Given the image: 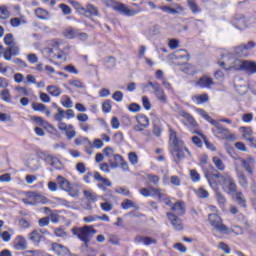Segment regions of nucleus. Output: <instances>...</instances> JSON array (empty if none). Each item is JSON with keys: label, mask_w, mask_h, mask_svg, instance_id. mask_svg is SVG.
Listing matches in <instances>:
<instances>
[{"label": "nucleus", "mask_w": 256, "mask_h": 256, "mask_svg": "<svg viewBox=\"0 0 256 256\" xmlns=\"http://www.w3.org/2000/svg\"><path fill=\"white\" fill-rule=\"evenodd\" d=\"M210 187L217 191V184L213 181V177L218 179V183L221 185L223 191L228 195H235L237 193V184H235V180L231 177L229 173H217L213 176L206 174L205 175Z\"/></svg>", "instance_id": "nucleus-1"}, {"label": "nucleus", "mask_w": 256, "mask_h": 256, "mask_svg": "<svg viewBox=\"0 0 256 256\" xmlns=\"http://www.w3.org/2000/svg\"><path fill=\"white\" fill-rule=\"evenodd\" d=\"M61 45H63V41L61 40H50L49 47L43 49L44 55H46V57H49L51 61H67L71 46L66 45L61 49Z\"/></svg>", "instance_id": "nucleus-2"}, {"label": "nucleus", "mask_w": 256, "mask_h": 256, "mask_svg": "<svg viewBox=\"0 0 256 256\" xmlns=\"http://www.w3.org/2000/svg\"><path fill=\"white\" fill-rule=\"evenodd\" d=\"M170 151L176 163L184 159L186 153L189 154V149L185 147L183 141L177 139V133L175 132H171L170 134Z\"/></svg>", "instance_id": "nucleus-3"}, {"label": "nucleus", "mask_w": 256, "mask_h": 256, "mask_svg": "<svg viewBox=\"0 0 256 256\" xmlns=\"http://www.w3.org/2000/svg\"><path fill=\"white\" fill-rule=\"evenodd\" d=\"M244 61L237 58L233 53H227L223 56V61L219 62V65L224 67L225 71H242Z\"/></svg>", "instance_id": "nucleus-4"}, {"label": "nucleus", "mask_w": 256, "mask_h": 256, "mask_svg": "<svg viewBox=\"0 0 256 256\" xmlns=\"http://www.w3.org/2000/svg\"><path fill=\"white\" fill-rule=\"evenodd\" d=\"M73 234L80 239L87 247L91 243L94 235H97V229H94L93 226L85 225L80 228L73 229Z\"/></svg>", "instance_id": "nucleus-5"}, {"label": "nucleus", "mask_w": 256, "mask_h": 256, "mask_svg": "<svg viewBox=\"0 0 256 256\" xmlns=\"http://www.w3.org/2000/svg\"><path fill=\"white\" fill-rule=\"evenodd\" d=\"M104 3L106 7H111V9H114V11H118L119 13H122V15H126L127 17H133L134 15H139V13H141V9H129L127 5L115 2L113 0H105Z\"/></svg>", "instance_id": "nucleus-6"}, {"label": "nucleus", "mask_w": 256, "mask_h": 256, "mask_svg": "<svg viewBox=\"0 0 256 256\" xmlns=\"http://www.w3.org/2000/svg\"><path fill=\"white\" fill-rule=\"evenodd\" d=\"M211 125H213L212 133L216 139L235 141V134H232L229 129L224 128L219 122L214 120Z\"/></svg>", "instance_id": "nucleus-7"}, {"label": "nucleus", "mask_w": 256, "mask_h": 256, "mask_svg": "<svg viewBox=\"0 0 256 256\" xmlns=\"http://www.w3.org/2000/svg\"><path fill=\"white\" fill-rule=\"evenodd\" d=\"M208 221L210 225H212V227L218 231V233H223V235H229V233L233 231L231 230V228H228L227 226H225V224H223V219H221L217 214H210L208 216Z\"/></svg>", "instance_id": "nucleus-8"}, {"label": "nucleus", "mask_w": 256, "mask_h": 256, "mask_svg": "<svg viewBox=\"0 0 256 256\" xmlns=\"http://www.w3.org/2000/svg\"><path fill=\"white\" fill-rule=\"evenodd\" d=\"M178 115H180V117H183L181 122L185 127L188 128L189 131L197 127V121H195V118H193L191 114L185 112L184 110H179Z\"/></svg>", "instance_id": "nucleus-9"}, {"label": "nucleus", "mask_w": 256, "mask_h": 256, "mask_svg": "<svg viewBox=\"0 0 256 256\" xmlns=\"http://www.w3.org/2000/svg\"><path fill=\"white\" fill-rule=\"evenodd\" d=\"M135 119L137 125L134 126V131H137L138 133H143V131H145V129L150 125L149 117L145 114H138Z\"/></svg>", "instance_id": "nucleus-10"}, {"label": "nucleus", "mask_w": 256, "mask_h": 256, "mask_svg": "<svg viewBox=\"0 0 256 256\" xmlns=\"http://www.w3.org/2000/svg\"><path fill=\"white\" fill-rule=\"evenodd\" d=\"M20 54L21 52H20L19 44H12L11 46L4 48L2 57L5 61H11L13 57H17Z\"/></svg>", "instance_id": "nucleus-11"}, {"label": "nucleus", "mask_w": 256, "mask_h": 256, "mask_svg": "<svg viewBox=\"0 0 256 256\" xmlns=\"http://www.w3.org/2000/svg\"><path fill=\"white\" fill-rule=\"evenodd\" d=\"M150 87H152L154 91V95L156 98L160 101V103H163V105H166L167 103V94H165V91L163 88H161V85L159 83L155 82H149Z\"/></svg>", "instance_id": "nucleus-12"}, {"label": "nucleus", "mask_w": 256, "mask_h": 256, "mask_svg": "<svg viewBox=\"0 0 256 256\" xmlns=\"http://www.w3.org/2000/svg\"><path fill=\"white\" fill-rule=\"evenodd\" d=\"M238 161L241 163L243 169L248 173V175H253L255 171V158L249 156L247 158H238Z\"/></svg>", "instance_id": "nucleus-13"}, {"label": "nucleus", "mask_w": 256, "mask_h": 256, "mask_svg": "<svg viewBox=\"0 0 256 256\" xmlns=\"http://www.w3.org/2000/svg\"><path fill=\"white\" fill-rule=\"evenodd\" d=\"M166 215L175 231H183V221L179 216L175 215L173 212H168Z\"/></svg>", "instance_id": "nucleus-14"}, {"label": "nucleus", "mask_w": 256, "mask_h": 256, "mask_svg": "<svg viewBox=\"0 0 256 256\" xmlns=\"http://www.w3.org/2000/svg\"><path fill=\"white\" fill-rule=\"evenodd\" d=\"M215 85L213 78L209 77L208 75L202 76L196 83V87H200V89H211Z\"/></svg>", "instance_id": "nucleus-15"}, {"label": "nucleus", "mask_w": 256, "mask_h": 256, "mask_svg": "<svg viewBox=\"0 0 256 256\" xmlns=\"http://www.w3.org/2000/svg\"><path fill=\"white\" fill-rule=\"evenodd\" d=\"M52 251H54L55 255L58 256H71V251L69 248L59 243H52Z\"/></svg>", "instance_id": "nucleus-16"}, {"label": "nucleus", "mask_w": 256, "mask_h": 256, "mask_svg": "<svg viewBox=\"0 0 256 256\" xmlns=\"http://www.w3.org/2000/svg\"><path fill=\"white\" fill-rule=\"evenodd\" d=\"M234 165H235V172L237 173L239 184L244 189H247V187H249V181L247 180V176H245V173L239 169V166H237V162H235Z\"/></svg>", "instance_id": "nucleus-17"}, {"label": "nucleus", "mask_w": 256, "mask_h": 256, "mask_svg": "<svg viewBox=\"0 0 256 256\" xmlns=\"http://www.w3.org/2000/svg\"><path fill=\"white\" fill-rule=\"evenodd\" d=\"M14 249L16 251H25L27 249V240L23 236H17L14 240Z\"/></svg>", "instance_id": "nucleus-18"}, {"label": "nucleus", "mask_w": 256, "mask_h": 256, "mask_svg": "<svg viewBox=\"0 0 256 256\" xmlns=\"http://www.w3.org/2000/svg\"><path fill=\"white\" fill-rule=\"evenodd\" d=\"M175 7L176 8L162 6L159 9H161V11H163L164 13H169L170 15H179V13H183L184 9L183 6H181V4H176Z\"/></svg>", "instance_id": "nucleus-19"}, {"label": "nucleus", "mask_w": 256, "mask_h": 256, "mask_svg": "<svg viewBox=\"0 0 256 256\" xmlns=\"http://www.w3.org/2000/svg\"><path fill=\"white\" fill-rule=\"evenodd\" d=\"M242 71H245L248 75H255L256 63L254 61L244 60Z\"/></svg>", "instance_id": "nucleus-20"}, {"label": "nucleus", "mask_w": 256, "mask_h": 256, "mask_svg": "<svg viewBox=\"0 0 256 256\" xmlns=\"http://www.w3.org/2000/svg\"><path fill=\"white\" fill-rule=\"evenodd\" d=\"M171 211H173L178 217L185 215V202L178 201L172 205Z\"/></svg>", "instance_id": "nucleus-21"}, {"label": "nucleus", "mask_w": 256, "mask_h": 256, "mask_svg": "<svg viewBox=\"0 0 256 256\" xmlns=\"http://www.w3.org/2000/svg\"><path fill=\"white\" fill-rule=\"evenodd\" d=\"M40 157H42V159H44V161H46V163H49V165H51L52 167H57V165H61V162L55 156L41 152Z\"/></svg>", "instance_id": "nucleus-22"}, {"label": "nucleus", "mask_w": 256, "mask_h": 256, "mask_svg": "<svg viewBox=\"0 0 256 256\" xmlns=\"http://www.w3.org/2000/svg\"><path fill=\"white\" fill-rule=\"evenodd\" d=\"M35 15L42 21H49V19H51V13L43 8H37L35 10Z\"/></svg>", "instance_id": "nucleus-23"}, {"label": "nucleus", "mask_w": 256, "mask_h": 256, "mask_svg": "<svg viewBox=\"0 0 256 256\" xmlns=\"http://www.w3.org/2000/svg\"><path fill=\"white\" fill-rule=\"evenodd\" d=\"M166 196L167 194L165 193V190L151 187L150 197H154V199H159V201H161V199H164Z\"/></svg>", "instance_id": "nucleus-24"}, {"label": "nucleus", "mask_w": 256, "mask_h": 256, "mask_svg": "<svg viewBox=\"0 0 256 256\" xmlns=\"http://www.w3.org/2000/svg\"><path fill=\"white\" fill-rule=\"evenodd\" d=\"M229 53H232L235 57H249V53H246L243 44L234 47Z\"/></svg>", "instance_id": "nucleus-25"}, {"label": "nucleus", "mask_w": 256, "mask_h": 256, "mask_svg": "<svg viewBox=\"0 0 256 256\" xmlns=\"http://www.w3.org/2000/svg\"><path fill=\"white\" fill-rule=\"evenodd\" d=\"M135 241L137 243H143V245H153L157 243V240L147 236H137Z\"/></svg>", "instance_id": "nucleus-26"}, {"label": "nucleus", "mask_w": 256, "mask_h": 256, "mask_svg": "<svg viewBox=\"0 0 256 256\" xmlns=\"http://www.w3.org/2000/svg\"><path fill=\"white\" fill-rule=\"evenodd\" d=\"M56 179H57V183H58L60 189H62V191H66L69 189V186L71 185V182H69V180H67L63 176H57Z\"/></svg>", "instance_id": "nucleus-27"}, {"label": "nucleus", "mask_w": 256, "mask_h": 256, "mask_svg": "<svg viewBox=\"0 0 256 256\" xmlns=\"http://www.w3.org/2000/svg\"><path fill=\"white\" fill-rule=\"evenodd\" d=\"M234 24L237 29H247V27H249V25H247V20L243 16L236 17Z\"/></svg>", "instance_id": "nucleus-28"}, {"label": "nucleus", "mask_w": 256, "mask_h": 256, "mask_svg": "<svg viewBox=\"0 0 256 256\" xmlns=\"http://www.w3.org/2000/svg\"><path fill=\"white\" fill-rule=\"evenodd\" d=\"M172 57H175V59H183L184 63H187L189 61V53L186 52V50H179L175 52Z\"/></svg>", "instance_id": "nucleus-29"}, {"label": "nucleus", "mask_w": 256, "mask_h": 256, "mask_svg": "<svg viewBox=\"0 0 256 256\" xmlns=\"http://www.w3.org/2000/svg\"><path fill=\"white\" fill-rule=\"evenodd\" d=\"M192 101L196 103V105L207 103V101H209V95L207 94L195 95L192 97Z\"/></svg>", "instance_id": "nucleus-30"}, {"label": "nucleus", "mask_w": 256, "mask_h": 256, "mask_svg": "<svg viewBox=\"0 0 256 256\" xmlns=\"http://www.w3.org/2000/svg\"><path fill=\"white\" fill-rule=\"evenodd\" d=\"M83 195H84V197L88 200V201H90V202H92V203H95L96 201H97V194L95 193V192H93L92 190H84L83 191Z\"/></svg>", "instance_id": "nucleus-31"}, {"label": "nucleus", "mask_w": 256, "mask_h": 256, "mask_svg": "<svg viewBox=\"0 0 256 256\" xmlns=\"http://www.w3.org/2000/svg\"><path fill=\"white\" fill-rule=\"evenodd\" d=\"M187 5L190 11H192V13L194 14L201 13V8L199 7V5H197V2L195 0L187 1Z\"/></svg>", "instance_id": "nucleus-32"}, {"label": "nucleus", "mask_w": 256, "mask_h": 256, "mask_svg": "<svg viewBox=\"0 0 256 256\" xmlns=\"http://www.w3.org/2000/svg\"><path fill=\"white\" fill-rule=\"evenodd\" d=\"M78 33L79 31L70 27L64 30V37H66L67 39H76Z\"/></svg>", "instance_id": "nucleus-33"}, {"label": "nucleus", "mask_w": 256, "mask_h": 256, "mask_svg": "<svg viewBox=\"0 0 256 256\" xmlns=\"http://www.w3.org/2000/svg\"><path fill=\"white\" fill-rule=\"evenodd\" d=\"M212 161H213L216 169H218V171H225V163H223V160H221V158L214 156L212 158Z\"/></svg>", "instance_id": "nucleus-34"}, {"label": "nucleus", "mask_w": 256, "mask_h": 256, "mask_svg": "<svg viewBox=\"0 0 256 256\" xmlns=\"http://www.w3.org/2000/svg\"><path fill=\"white\" fill-rule=\"evenodd\" d=\"M234 195L236 196V201H237L238 205H240V207H247V200H245L243 193L237 192V190H236Z\"/></svg>", "instance_id": "nucleus-35"}, {"label": "nucleus", "mask_w": 256, "mask_h": 256, "mask_svg": "<svg viewBox=\"0 0 256 256\" xmlns=\"http://www.w3.org/2000/svg\"><path fill=\"white\" fill-rule=\"evenodd\" d=\"M29 239L32 243H40L41 242V233L39 231L34 230L29 234Z\"/></svg>", "instance_id": "nucleus-36"}, {"label": "nucleus", "mask_w": 256, "mask_h": 256, "mask_svg": "<svg viewBox=\"0 0 256 256\" xmlns=\"http://www.w3.org/2000/svg\"><path fill=\"white\" fill-rule=\"evenodd\" d=\"M66 193H68L70 197H79V188H77L76 185L71 184L66 190Z\"/></svg>", "instance_id": "nucleus-37"}, {"label": "nucleus", "mask_w": 256, "mask_h": 256, "mask_svg": "<svg viewBox=\"0 0 256 256\" xmlns=\"http://www.w3.org/2000/svg\"><path fill=\"white\" fill-rule=\"evenodd\" d=\"M242 137L246 139V141H250L253 139V130L251 128H242Z\"/></svg>", "instance_id": "nucleus-38"}, {"label": "nucleus", "mask_w": 256, "mask_h": 256, "mask_svg": "<svg viewBox=\"0 0 256 256\" xmlns=\"http://www.w3.org/2000/svg\"><path fill=\"white\" fill-rule=\"evenodd\" d=\"M0 97L5 103H11V93L9 92V89H3L0 92Z\"/></svg>", "instance_id": "nucleus-39"}, {"label": "nucleus", "mask_w": 256, "mask_h": 256, "mask_svg": "<svg viewBox=\"0 0 256 256\" xmlns=\"http://www.w3.org/2000/svg\"><path fill=\"white\" fill-rule=\"evenodd\" d=\"M18 97H29V89L26 87L18 86L15 88Z\"/></svg>", "instance_id": "nucleus-40"}, {"label": "nucleus", "mask_w": 256, "mask_h": 256, "mask_svg": "<svg viewBox=\"0 0 256 256\" xmlns=\"http://www.w3.org/2000/svg\"><path fill=\"white\" fill-rule=\"evenodd\" d=\"M32 197L34 198L36 205L37 203H41L42 205H47V203H49V199L41 195H37L36 193H32Z\"/></svg>", "instance_id": "nucleus-41"}, {"label": "nucleus", "mask_w": 256, "mask_h": 256, "mask_svg": "<svg viewBox=\"0 0 256 256\" xmlns=\"http://www.w3.org/2000/svg\"><path fill=\"white\" fill-rule=\"evenodd\" d=\"M168 47L172 50L179 49V47H181V41H179V39H175V38L169 39Z\"/></svg>", "instance_id": "nucleus-42"}, {"label": "nucleus", "mask_w": 256, "mask_h": 256, "mask_svg": "<svg viewBox=\"0 0 256 256\" xmlns=\"http://www.w3.org/2000/svg\"><path fill=\"white\" fill-rule=\"evenodd\" d=\"M11 17V12L7 9V6H0V19H9Z\"/></svg>", "instance_id": "nucleus-43"}, {"label": "nucleus", "mask_w": 256, "mask_h": 256, "mask_svg": "<svg viewBox=\"0 0 256 256\" xmlns=\"http://www.w3.org/2000/svg\"><path fill=\"white\" fill-rule=\"evenodd\" d=\"M195 193L197 197H200V199H207V197H209V191H207L203 187H200L197 190H195Z\"/></svg>", "instance_id": "nucleus-44"}, {"label": "nucleus", "mask_w": 256, "mask_h": 256, "mask_svg": "<svg viewBox=\"0 0 256 256\" xmlns=\"http://www.w3.org/2000/svg\"><path fill=\"white\" fill-rule=\"evenodd\" d=\"M196 113H198L200 115V117H203V119H205L206 121H208V123H213L215 120H213V118H211V116H209V114L203 110V109H197Z\"/></svg>", "instance_id": "nucleus-45"}, {"label": "nucleus", "mask_w": 256, "mask_h": 256, "mask_svg": "<svg viewBox=\"0 0 256 256\" xmlns=\"http://www.w3.org/2000/svg\"><path fill=\"white\" fill-rule=\"evenodd\" d=\"M190 179L193 183H199V181H201V175L199 174V172H197V170L191 169Z\"/></svg>", "instance_id": "nucleus-46"}, {"label": "nucleus", "mask_w": 256, "mask_h": 256, "mask_svg": "<svg viewBox=\"0 0 256 256\" xmlns=\"http://www.w3.org/2000/svg\"><path fill=\"white\" fill-rule=\"evenodd\" d=\"M47 91L50 95H53V97H59V95H61V89L57 86H48Z\"/></svg>", "instance_id": "nucleus-47"}, {"label": "nucleus", "mask_w": 256, "mask_h": 256, "mask_svg": "<svg viewBox=\"0 0 256 256\" xmlns=\"http://www.w3.org/2000/svg\"><path fill=\"white\" fill-rule=\"evenodd\" d=\"M62 105L66 109H71L73 107V100L69 96H63L62 97Z\"/></svg>", "instance_id": "nucleus-48"}, {"label": "nucleus", "mask_w": 256, "mask_h": 256, "mask_svg": "<svg viewBox=\"0 0 256 256\" xmlns=\"http://www.w3.org/2000/svg\"><path fill=\"white\" fill-rule=\"evenodd\" d=\"M74 143H75V145H91V142H90V140L88 139V138H85V137H82V136H80V137H78V138H76L75 140H74Z\"/></svg>", "instance_id": "nucleus-49"}, {"label": "nucleus", "mask_w": 256, "mask_h": 256, "mask_svg": "<svg viewBox=\"0 0 256 256\" xmlns=\"http://www.w3.org/2000/svg\"><path fill=\"white\" fill-rule=\"evenodd\" d=\"M112 183L110 182L109 179L103 178L100 183L97 184L98 189H101L102 191H105V187H111Z\"/></svg>", "instance_id": "nucleus-50"}, {"label": "nucleus", "mask_w": 256, "mask_h": 256, "mask_svg": "<svg viewBox=\"0 0 256 256\" xmlns=\"http://www.w3.org/2000/svg\"><path fill=\"white\" fill-rule=\"evenodd\" d=\"M85 13H89V15L97 16V15H99V10L93 4H89L86 7Z\"/></svg>", "instance_id": "nucleus-51"}, {"label": "nucleus", "mask_w": 256, "mask_h": 256, "mask_svg": "<svg viewBox=\"0 0 256 256\" xmlns=\"http://www.w3.org/2000/svg\"><path fill=\"white\" fill-rule=\"evenodd\" d=\"M128 160L131 163V165H137V163H139V157L135 152H130L128 154Z\"/></svg>", "instance_id": "nucleus-52"}, {"label": "nucleus", "mask_w": 256, "mask_h": 256, "mask_svg": "<svg viewBox=\"0 0 256 256\" xmlns=\"http://www.w3.org/2000/svg\"><path fill=\"white\" fill-rule=\"evenodd\" d=\"M58 129L60 131H64L65 134L70 130V129H73V125L71 124H67L65 122H59L58 123Z\"/></svg>", "instance_id": "nucleus-53"}, {"label": "nucleus", "mask_w": 256, "mask_h": 256, "mask_svg": "<svg viewBox=\"0 0 256 256\" xmlns=\"http://www.w3.org/2000/svg\"><path fill=\"white\" fill-rule=\"evenodd\" d=\"M55 121H59V123H62L63 119H65V110L62 108H58V113L54 115Z\"/></svg>", "instance_id": "nucleus-54"}, {"label": "nucleus", "mask_w": 256, "mask_h": 256, "mask_svg": "<svg viewBox=\"0 0 256 256\" xmlns=\"http://www.w3.org/2000/svg\"><path fill=\"white\" fill-rule=\"evenodd\" d=\"M235 90L238 95H245V93L248 91V88L247 85H235Z\"/></svg>", "instance_id": "nucleus-55"}, {"label": "nucleus", "mask_w": 256, "mask_h": 256, "mask_svg": "<svg viewBox=\"0 0 256 256\" xmlns=\"http://www.w3.org/2000/svg\"><path fill=\"white\" fill-rule=\"evenodd\" d=\"M215 195H216V199H217L219 205H221V207H223V205H225V203H227L225 196H223V194H221V192H219V191H216Z\"/></svg>", "instance_id": "nucleus-56"}, {"label": "nucleus", "mask_w": 256, "mask_h": 256, "mask_svg": "<svg viewBox=\"0 0 256 256\" xmlns=\"http://www.w3.org/2000/svg\"><path fill=\"white\" fill-rule=\"evenodd\" d=\"M121 206H122V209L127 210L135 207V204L133 203V201L126 199L122 202Z\"/></svg>", "instance_id": "nucleus-57"}, {"label": "nucleus", "mask_w": 256, "mask_h": 256, "mask_svg": "<svg viewBox=\"0 0 256 256\" xmlns=\"http://www.w3.org/2000/svg\"><path fill=\"white\" fill-rule=\"evenodd\" d=\"M4 43L5 45H8V47L15 45V42H13V34H6L4 37Z\"/></svg>", "instance_id": "nucleus-58"}, {"label": "nucleus", "mask_w": 256, "mask_h": 256, "mask_svg": "<svg viewBox=\"0 0 256 256\" xmlns=\"http://www.w3.org/2000/svg\"><path fill=\"white\" fill-rule=\"evenodd\" d=\"M123 92L121 91H116L113 95H112V99H114V101H116L117 103H121V101H123Z\"/></svg>", "instance_id": "nucleus-59"}, {"label": "nucleus", "mask_w": 256, "mask_h": 256, "mask_svg": "<svg viewBox=\"0 0 256 256\" xmlns=\"http://www.w3.org/2000/svg\"><path fill=\"white\" fill-rule=\"evenodd\" d=\"M102 111H103V113H111V101L110 100H106L102 104Z\"/></svg>", "instance_id": "nucleus-60"}, {"label": "nucleus", "mask_w": 256, "mask_h": 256, "mask_svg": "<svg viewBox=\"0 0 256 256\" xmlns=\"http://www.w3.org/2000/svg\"><path fill=\"white\" fill-rule=\"evenodd\" d=\"M45 105L41 104V103H33L32 104V109L33 111H39L41 113H43L45 111Z\"/></svg>", "instance_id": "nucleus-61"}, {"label": "nucleus", "mask_w": 256, "mask_h": 256, "mask_svg": "<svg viewBox=\"0 0 256 256\" xmlns=\"http://www.w3.org/2000/svg\"><path fill=\"white\" fill-rule=\"evenodd\" d=\"M242 45L246 53H249V51H251L252 49H255L256 47V43L253 41H249L247 44H242Z\"/></svg>", "instance_id": "nucleus-62"}, {"label": "nucleus", "mask_w": 256, "mask_h": 256, "mask_svg": "<svg viewBox=\"0 0 256 256\" xmlns=\"http://www.w3.org/2000/svg\"><path fill=\"white\" fill-rule=\"evenodd\" d=\"M21 23H25V21H22L20 18H12L10 19V25L11 27H19Z\"/></svg>", "instance_id": "nucleus-63"}, {"label": "nucleus", "mask_w": 256, "mask_h": 256, "mask_svg": "<svg viewBox=\"0 0 256 256\" xmlns=\"http://www.w3.org/2000/svg\"><path fill=\"white\" fill-rule=\"evenodd\" d=\"M59 7L64 15H71V7L67 4H60Z\"/></svg>", "instance_id": "nucleus-64"}]
</instances>
